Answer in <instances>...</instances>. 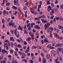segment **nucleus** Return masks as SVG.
I'll return each instance as SVG.
<instances>
[{"label":"nucleus","mask_w":63,"mask_h":63,"mask_svg":"<svg viewBox=\"0 0 63 63\" xmlns=\"http://www.w3.org/2000/svg\"><path fill=\"white\" fill-rule=\"evenodd\" d=\"M10 32L12 34H13V33H14V31L12 30H11L10 31Z\"/></svg>","instance_id":"obj_59"},{"label":"nucleus","mask_w":63,"mask_h":63,"mask_svg":"<svg viewBox=\"0 0 63 63\" xmlns=\"http://www.w3.org/2000/svg\"><path fill=\"white\" fill-rule=\"evenodd\" d=\"M3 56L1 55L0 57V60H1V59H3Z\"/></svg>","instance_id":"obj_48"},{"label":"nucleus","mask_w":63,"mask_h":63,"mask_svg":"<svg viewBox=\"0 0 63 63\" xmlns=\"http://www.w3.org/2000/svg\"><path fill=\"white\" fill-rule=\"evenodd\" d=\"M29 34L31 36V37L34 36V33L31 32H30Z\"/></svg>","instance_id":"obj_9"},{"label":"nucleus","mask_w":63,"mask_h":63,"mask_svg":"<svg viewBox=\"0 0 63 63\" xmlns=\"http://www.w3.org/2000/svg\"><path fill=\"white\" fill-rule=\"evenodd\" d=\"M47 56L48 58H49V57H50V55H49V54H47Z\"/></svg>","instance_id":"obj_56"},{"label":"nucleus","mask_w":63,"mask_h":63,"mask_svg":"<svg viewBox=\"0 0 63 63\" xmlns=\"http://www.w3.org/2000/svg\"><path fill=\"white\" fill-rule=\"evenodd\" d=\"M31 40V38L30 37H28L27 39L28 41H30Z\"/></svg>","instance_id":"obj_32"},{"label":"nucleus","mask_w":63,"mask_h":63,"mask_svg":"<svg viewBox=\"0 0 63 63\" xmlns=\"http://www.w3.org/2000/svg\"><path fill=\"white\" fill-rule=\"evenodd\" d=\"M34 20H40V19L38 17H36L34 19Z\"/></svg>","instance_id":"obj_18"},{"label":"nucleus","mask_w":63,"mask_h":63,"mask_svg":"<svg viewBox=\"0 0 63 63\" xmlns=\"http://www.w3.org/2000/svg\"><path fill=\"white\" fill-rule=\"evenodd\" d=\"M41 55L42 57H44V54L43 53H41Z\"/></svg>","instance_id":"obj_46"},{"label":"nucleus","mask_w":63,"mask_h":63,"mask_svg":"<svg viewBox=\"0 0 63 63\" xmlns=\"http://www.w3.org/2000/svg\"><path fill=\"white\" fill-rule=\"evenodd\" d=\"M50 49H54V47H51V46Z\"/></svg>","instance_id":"obj_45"},{"label":"nucleus","mask_w":63,"mask_h":63,"mask_svg":"<svg viewBox=\"0 0 63 63\" xmlns=\"http://www.w3.org/2000/svg\"><path fill=\"white\" fill-rule=\"evenodd\" d=\"M36 32V30H35L34 29H33L32 32H33V33H35V32Z\"/></svg>","instance_id":"obj_55"},{"label":"nucleus","mask_w":63,"mask_h":63,"mask_svg":"<svg viewBox=\"0 0 63 63\" xmlns=\"http://www.w3.org/2000/svg\"><path fill=\"white\" fill-rule=\"evenodd\" d=\"M41 20L42 22H44V23H47V20H44V19L42 18L41 19Z\"/></svg>","instance_id":"obj_5"},{"label":"nucleus","mask_w":63,"mask_h":63,"mask_svg":"<svg viewBox=\"0 0 63 63\" xmlns=\"http://www.w3.org/2000/svg\"><path fill=\"white\" fill-rule=\"evenodd\" d=\"M14 4L15 5H17V4H16V0H14Z\"/></svg>","instance_id":"obj_26"},{"label":"nucleus","mask_w":63,"mask_h":63,"mask_svg":"<svg viewBox=\"0 0 63 63\" xmlns=\"http://www.w3.org/2000/svg\"><path fill=\"white\" fill-rule=\"evenodd\" d=\"M22 61H25V63L27 62V60L25 59H24L22 60Z\"/></svg>","instance_id":"obj_17"},{"label":"nucleus","mask_w":63,"mask_h":63,"mask_svg":"<svg viewBox=\"0 0 63 63\" xmlns=\"http://www.w3.org/2000/svg\"><path fill=\"white\" fill-rule=\"evenodd\" d=\"M35 23H32L31 24V27H33V25H35Z\"/></svg>","instance_id":"obj_19"},{"label":"nucleus","mask_w":63,"mask_h":63,"mask_svg":"<svg viewBox=\"0 0 63 63\" xmlns=\"http://www.w3.org/2000/svg\"><path fill=\"white\" fill-rule=\"evenodd\" d=\"M17 46L19 48H20V47H21V46L19 44H18Z\"/></svg>","instance_id":"obj_40"},{"label":"nucleus","mask_w":63,"mask_h":63,"mask_svg":"<svg viewBox=\"0 0 63 63\" xmlns=\"http://www.w3.org/2000/svg\"><path fill=\"white\" fill-rule=\"evenodd\" d=\"M18 53L19 54H20V55H22V54H23V53H22V52H19Z\"/></svg>","instance_id":"obj_27"},{"label":"nucleus","mask_w":63,"mask_h":63,"mask_svg":"<svg viewBox=\"0 0 63 63\" xmlns=\"http://www.w3.org/2000/svg\"><path fill=\"white\" fill-rule=\"evenodd\" d=\"M47 48H49L50 49V47H51V45L50 44L48 45L47 46Z\"/></svg>","instance_id":"obj_12"},{"label":"nucleus","mask_w":63,"mask_h":63,"mask_svg":"<svg viewBox=\"0 0 63 63\" xmlns=\"http://www.w3.org/2000/svg\"><path fill=\"white\" fill-rule=\"evenodd\" d=\"M24 33H25V34H27V32L26 30H24Z\"/></svg>","instance_id":"obj_51"},{"label":"nucleus","mask_w":63,"mask_h":63,"mask_svg":"<svg viewBox=\"0 0 63 63\" xmlns=\"http://www.w3.org/2000/svg\"><path fill=\"white\" fill-rule=\"evenodd\" d=\"M54 18V16L53 15H51V16L50 17V19H52L53 18Z\"/></svg>","instance_id":"obj_35"},{"label":"nucleus","mask_w":63,"mask_h":63,"mask_svg":"<svg viewBox=\"0 0 63 63\" xmlns=\"http://www.w3.org/2000/svg\"><path fill=\"white\" fill-rule=\"evenodd\" d=\"M41 58L40 57H39V62H41Z\"/></svg>","instance_id":"obj_36"},{"label":"nucleus","mask_w":63,"mask_h":63,"mask_svg":"<svg viewBox=\"0 0 63 63\" xmlns=\"http://www.w3.org/2000/svg\"><path fill=\"white\" fill-rule=\"evenodd\" d=\"M17 41L18 42V43H20V40H19L18 39H17Z\"/></svg>","instance_id":"obj_57"},{"label":"nucleus","mask_w":63,"mask_h":63,"mask_svg":"<svg viewBox=\"0 0 63 63\" xmlns=\"http://www.w3.org/2000/svg\"><path fill=\"white\" fill-rule=\"evenodd\" d=\"M49 29L51 31H53V28L52 27H50L49 28Z\"/></svg>","instance_id":"obj_25"},{"label":"nucleus","mask_w":63,"mask_h":63,"mask_svg":"<svg viewBox=\"0 0 63 63\" xmlns=\"http://www.w3.org/2000/svg\"><path fill=\"white\" fill-rule=\"evenodd\" d=\"M59 18L60 20H63V18H62V17H61Z\"/></svg>","instance_id":"obj_43"},{"label":"nucleus","mask_w":63,"mask_h":63,"mask_svg":"<svg viewBox=\"0 0 63 63\" xmlns=\"http://www.w3.org/2000/svg\"><path fill=\"white\" fill-rule=\"evenodd\" d=\"M7 12L6 11H4L3 12V15L4 16H6V13Z\"/></svg>","instance_id":"obj_28"},{"label":"nucleus","mask_w":63,"mask_h":63,"mask_svg":"<svg viewBox=\"0 0 63 63\" xmlns=\"http://www.w3.org/2000/svg\"><path fill=\"white\" fill-rule=\"evenodd\" d=\"M12 8L13 9H15V10H17V7L15 6H13L12 7Z\"/></svg>","instance_id":"obj_14"},{"label":"nucleus","mask_w":63,"mask_h":63,"mask_svg":"<svg viewBox=\"0 0 63 63\" xmlns=\"http://www.w3.org/2000/svg\"><path fill=\"white\" fill-rule=\"evenodd\" d=\"M31 57H33L34 56V54L33 53H32L31 54Z\"/></svg>","instance_id":"obj_60"},{"label":"nucleus","mask_w":63,"mask_h":63,"mask_svg":"<svg viewBox=\"0 0 63 63\" xmlns=\"http://www.w3.org/2000/svg\"><path fill=\"white\" fill-rule=\"evenodd\" d=\"M41 42L42 44H44V42H45L44 40H42Z\"/></svg>","instance_id":"obj_44"},{"label":"nucleus","mask_w":63,"mask_h":63,"mask_svg":"<svg viewBox=\"0 0 63 63\" xmlns=\"http://www.w3.org/2000/svg\"><path fill=\"white\" fill-rule=\"evenodd\" d=\"M34 28L35 29H40L41 28L38 25H36L34 26Z\"/></svg>","instance_id":"obj_2"},{"label":"nucleus","mask_w":63,"mask_h":63,"mask_svg":"<svg viewBox=\"0 0 63 63\" xmlns=\"http://www.w3.org/2000/svg\"><path fill=\"white\" fill-rule=\"evenodd\" d=\"M10 52L11 53H13L14 52V51L13 50L11 49L10 51Z\"/></svg>","instance_id":"obj_34"},{"label":"nucleus","mask_w":63,"mask_h":63,"mask_svg":"<svg viewBox=\"0 0 63 63\" xmlns=\"http://www.w3.org/2000/svg\"><path fill=\"white\" fill-rule=\"evenodd\" d=\"M52 37V33H51L50 32V35L49 36V37L50 38H51V37Z\"/></svg>","instance_id":"obj_37"},{"label":"nucleus","mask_w":63,"mask_h":63,"mask_svg":"<svg viewBox=\"0 0 63 63\" xmlns=\"http://www.w3.org/2000/svg\"><path fill=\"white\" fill-rule=\"evenodd\" d=\"M5 22V19H2V23H4V22Z\"/></svg>","instance_id":"obj_33"},{"label":"nucleus","mask_w":63,"mask_h":63,"mask_svg":"<svg viewBox=\"0 0 63 63\" xmlns=\"http://www.w3.org/2000/svg\"><path fill=\"white\" fill-rule=\"evenodd\" d=\"M2 53H7V51L3 49L2 50Z\"/></svg>","instance_id":"obj_10"},{"label":"nucleus","mask_w":63,"mask_h":63,"mask_svg":"<svg viewBox=\"0 0 63 63\" xmlns=\"http://www.w3.org/2000/svg\"><path fill=\"white\" fill-rule=\"evenodd\" d=\"M58 50L59 51H61L62 50H63V49L62 48H58Z\"/></svg>","instance_id":"obj_23"},{"label":"nucleus","mask_w":63,"mask_h":63,"mask_svg":"<svg viewBox=\"0 0 63 63\" xmlns=\"http://www.w3.org/2000/svg\"><path fill=\"white\" fill-rule=\"evenodd\" d=\"M49 1H50V0H47V5H48L50 4V2Z\"/></svg>","instance_id":"obj_21"},{"label":"nucleus","mask_w":63,"mask_h":63,"mask_svg":"<svg viewBox=\"0 0 63 63\" xmlns=\"http://www.w3.org/2000/svg\"><path fill=\"white\" fill-rule=\"evenodd\" d=\"M44 40L45 43H49V42H48L47 40V39H44Z\"/></svg>","instance_id":"obj_11"},{"label":"nucleus","mask_w":63,"mask_h":63,"mask_svg":"<svg viewBox=\"0 0 63 63\" xmlns=\"http://www.w3.org/2000/svg\"><path fill=\"white\" fill-rule=\"evenodd\" d=\"M54 35L56 37H58L59 36L58 35V34H57L56 33H54Z\"/></svg>","instance_id":"obj_29"},{"label":"nucleus","mask_w":63,"mask_h":63,"mask_svg":"<svg viewBox=\"0 0 63 63\" xmlns=\"http://www.w3.org/2000/svg\"><path fill=\"white\" fill-rule=\"evenodd\" d=\"M10 41L11 42L12 41L13 42H14L15 40V39H14V38H13V37H11L10 38Z\"/></svg>","instance_id":"obj_7"},{"label":"nucleus","mask_w":63,"mask_h":63,"mask_svg":"<svg viewBox=\"0 0 63 63\" xmlns=\"http://www.w3.org/2000/svg\"><path fill=\"white\" fill-rule=\"evenodd\" d=\"M30 49L29 48V46H28L27 47V50H26L25 51V52L26 53H28V52H29V50Z\"/></svg>","instance_id":"obj_6"},{"label":"nucleus","mask_w":63,"mask_h":63,"mask_svg":"<svg viewBox=\"0 0 63 63\" xmlns=\"http://www.w3.org/2000/svg\"><path fill=\"white\" fill-rule=\"evenodd\" d=\"M58 3V0H56L55 2V3L56 4H57Z\"/></svg>","instance_id":"obj_41"},{"label":"nucleus","mask_w":63,"mask_h":63,"mask_svg":"<svg viewBox=\"0 0 63 63\" xmlns=\"http://www.w3.org/2000/svg\"><path fill=\"white\" fill-rule=\"evenodd\" d=\"M62 26L61 25L59 26H58V28L59 29H61V28L62 27Z\"/></svg>","instance_id":"obj_31"},{"label":"nucleus","mask_w":63,"mask_h":63,"mask_svg":"<svg viewBox=\"0 0 63 63\" xmlns=\"http://www.w3.org/2000/svg\"><path fill=\"white\" fill-rule=\"evenodd\" d=\"M18 30H20L21 31H22L23 27H21V26H20V25H19L18 27Z\"/></svg>","instance_id":"obj_3"},{"label":"nucleus","mask_w":63,"mask_h":63,"mask_svg":"<svg viewBox=\"0 0 63 63\" xmlns=\"http://www.w3.org/2000/svg\"><path fill=\"white\" fill-rule=\"evenodd\" d=\"M59 59V57H58L55 60V61H58Z\"/></svg>","instance_id":"obj_50"},{"label":"nucleus","mask_w":63,"mask_h":63,"mask_svg":"<svg viewBox=\"0 0 63 63\" xmlns=\"http://www.w3.org/2000/svg\"><path fill=\"white\" fill-rule=\"evenodd\" d=\"M7 44H8V46H9V47H10V46H11V43L9 42H7Z\"/></svg>","instance_id":"obj_30"},{"label":"nucleus","mask_w":63,"mask_h":63,"mask_svg":"<svg viewBox=\"0 0 63 63\" xmlns=\"http://www.w3.org/2000/svg\"><path fill=\"white\" fill-rule=\"evenodd\" d=\"M41 7V5H39L38 6V9H40Z\"/></svg>","instance_id":"obj_53"},{"label":"nucleus","mask_w":63,"mask_h":63,"mask_svg":"<svg viewBox=\"0 0 63 63\" xmlns=\"http://www.w3.org/2000/svg\"><path fill=\"white\" fill-rule=\"evenodd\" d=\"M56 46H57L59 47H61V45L60 44H56Z\"/></svg>","instance_id":"obj_24"},{"label":"nucleus","mask_w":63,"mask_h":63,"mask_svg":"<svg viewBox=\"0 0 63 63\" xmlns=\"http://www.w3.org/2000/svg\"><path fill=\"white\" fill-rule=\"evenodd\" d=\"M27 7L26 6H25L24 7L23 10H26L27 9Z\"/></svg>","instance_id":"obj_54"},{"label":"nucleus","mask_w":63,"mask_h":63,"mask_svg":"<svg viewBox=\"0 0 63 63\" xmlns=\"http://www.w3.org/2000/svg\"><path fill=\"white\" fill-rule=\"evenodd\" d=\"M25 54H23L21 57V58L22 59H23L24 58H25Z\"/></svg>","instance_id":"obj_16"},{"label":"nucleus","mask_w":63,"mask_h":63,"mask_svg":"<svg viewBox=\"0 0 63 63\" xmlns=\"http://www.w3.org/2000/svg\"><path fill=\"white\" fill-rule=\"evenodd\" d=\"M42 61L44 62V63H46V59L43 58V59H42Z\"/></svg>","instance_id":"obj_13"},{"label":"nucleus","mask_w":63,"mask_h":63,"mask_svg":"<svg viewBox=\"0 0 63 63\" xmlns=\"http://www.w3.org/2000/svg\"><path fill=\"white\" fill-rule=\"evenodd\" d=\"M6 10H8V11H9V10H10V9L9 8V7H6Z\"/></svg>","instance_id":"obj_52"},{"label":"nucleus","mask_w":63,"mask_h":63,"mask_svg":"<svg viewBox=\"0 0 63 63\" xmlns=\"http://www.w3.org/2000/svg\"><path fill=\"white\" fill-rule=\"evenodd\" d=\"M15 55H16V56H17V52L16 51L15 52Z\"/></svg>","instance_id":"obj_47"},{"label":"nucleus","mask_w":63,"mask_h":63,"mask_svg":"<svg viewBox=\"0 0 63 63\" xmlns=\"http://www.w3.org/2000/svg\"><path fill=\"white\" fill-rule=\"evenodd\" d=\"M31 25V23H29L28 24L26 25V27H29V26H30Z\"/></svg>","instance_id":"obj_15"},{"label":"nucleus","mask_w":63,"mask_h":63,"mask_svg":"<svg viewBox=\"0 0 63 63\" xmlns=\"http://www.w3.org/2000/svg\"><path fill=\"white\" fill-rule=\"evenodd\" d=\"M7 47V45H6V44H4V48H6V47Z\"/></svg>","instance_id":"obj_58"},{"label":"nucleus","mask_w":63,"mask_h":63,"mask_svg":"<svg viewBox=\"0 0 63 63\" xmlns=\"http://www.w3.org/2000/svg\"><path fill=\"white\" fill-rule=\"evenodd\" d=\"M8 57L9 58H11V56L10 55H8Z\"/></svg>","instance_id":"obj_62"},{"label":"nucleus","mask_w":63,"mask_h":63,"mask_svg":"<svg viewBox=\"0 0 63 63\" xmlns=\"http://www.w3.org/2000/svg\"><path fill=\"white\" fill-rule=\"evenodd\" d=\"M44 26L45 29V30H46L47 29V27H48L49 26H47V24H45L44 25Z\"/></svg>","instance_id":"obj_8"},{"label":"nucleus","mask_w":63,"mask_h":63,"mask_svg":"<svg viewBox=\"0 0 63 63\" xmlns=\"http://www.w3.org/2000/svg\"><path fill=\"white\" fill-rule=\"evenodd\" d=\"M41 17L43 18H45L46 17V16L45 15H42L41 16Z\"/></svg>","instance_id":"obj_38"},{"label":"nucleus","mask_w":63,"mask_h":63,"mask_svg":"<svg viewBox=\"0 0 63 63\" xmlns=\"http://www.w3.org/2000/svg\"><path fill=\"white\" fill-rule=\"evenodd\" d=\"M47 10L48 12H50V11L52 10V8L50 6H48Z\"/></svg>","instance_id":"obj_1"},{"label":"nucleus","mask_w":63,"mask_h":63,"mask_svg":"<svg viewBox=\"0 0 63 63\" xmlns=\"http://www.w3.org/2000/svg\"><path fill=\"white\" fill-rule=\"evenodd\" d=\"M41 39H43V38H45V35H43L42 36H41Z\"/></svg>","instance_id":"obj_49"},{"label":"nucleus","mask_w":63,"mask_h":63,"mask_svg":"<svg viewBox=\"0 0 63 63\" xmlns=\"http://www.w3.org/2000/svg\"><path fill=\"white\" fill-rule=\"evenodd\" d=\"M16 36L17 38H19V35L18 34H17L16 35Z\"/></svg>","instance_id":"obj_64"},{"label":"nucleus","mask_w":63,"mask_h":63,"mask_svg":"<svg viewBox=\"0 0 63 63\" xmlns=\"http://www.w3.org/2000/svg\"><path fill=\"white\" fill-rule=\"evenodd\" d=\"M31 12L32 13H34V12L33 11V8L32 7H31Z\"/></svg>","instance_id":"obj_20"},{"label":"nucleus","mask_w":63,"mask_h":63,"mask_svg":"<svg viewBox=\"0 0 63 63\" xmlns=\"http://www.w3.org/2000/svg\"><path fill=\"white\" fill-rule=\"evenodd\" d=\"M59 59L61 61L62 60V57H60L59 58Z\"/></svg>","instance_id":"obj_42"},{"label":"nucleus","mask_w":63,"mask_h":63,"mask_svg":"<svg viewBox=\"0 0 63 63\" xmlns=\"http://www.w3.org/2000/svg\"><path fill=\"white\" fill-rule=\"evenodd\" d=\"M6 48V50H9V47H8V46H7Z\"/></svg>","instance_id":"obj_61"},{"label":"nucleus","mask_w":63,"mask_h":63,"mask_svg":"<svg viewBox=\"0 0 63 63\" xmlns=\"http://www.w3.org/2000/svg\"><path fill=\"white\" fill-rule=\"evenodd\" d=\"M51 6L52 7H54V4L53 3H51Z\"/></svg>","instance_id":"obj_63"},{"label":"nucleus","mask_w":63,"mask_h":63,"mask_svg":"<svg viewBox=\"0 0 63 63\" xmlns=\"http://www.w3.org/2000/svg\"><path fill=\"white\" fill-rule=\"evenodd\" d=\"M12 63H17V62L16 61H12Z\"/></svg>","instance_id":"obj_39"},{"label":"nucleus","mask_w":63,"mask_h":63,"mask_svg":"<svg viewBox=\"0 0 63 63\" xmlns=\"http://www.w3.org/2000/svg\"><path fill=\"white\" fill-rule=\"evenodd\" d=\"M54 13V11L53 9L52 10H51V12L50 13V15L51 16H52L53 15V14Z\"/></svg>","instance_id":"obj_4"},{"label":"nucleus","mask_w":63,"mask_h":63,"mask_svg":"<svg viewBox=\"0 0 63 63\" xmlns=\"http://www.w3.org/2000/svg\"><path fill=\"white\" fill-rule=\"evenodd\" d=\"M10 3L9 2L7 3L6 4L7 6H10Z\"/></svg>","instance_id":"obj_22"}]
</instances>
